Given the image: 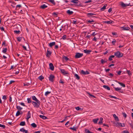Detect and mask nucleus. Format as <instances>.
<instances>
[{
  "mask_svg": "<svg viewBox=\"0 0 133 133\" xmlns=\"http://www.w3.org/2000/svg\"><path fill=\"white\" fill-rule=\"evenodd\" d=\"M83 55V54L82 53H80L77 52L76 53L75 56V58H79L82 57Z\"/></svg>",
  "mask_w": 133,
  "mask_h": 133,
  "instance_id": "7ed1b4c3",
  "label": "nucleus"
},
{
  "mask_svg": "<svg viewBox=\"0 0 133 133\" xmlns=\"http://www.w3.org/2000/svg\"><path fill=\"white\" fill-rule=\"evenodd\" d=\"M25 122L24 121H22L21 122L20 125L21 126H24L25 125Z\"/></svg>",
  "mask_w": 133,
  "mask_h": 133,
  "instance_id": "b1692460",
  "label": "nucleus"
},
{
  "mask_svg": "<svg viewBox=\"0 0 133 133\" xmlns=\"http://www.w3.org/2000/svg\"><path fill=\"white\" fill-rule=\"evenodd\" d=\"M7 48H5L3 49L2 51V52L4 53H5L7 51Z\"/></svg>",
  "mask_w": 133,
  "mask_h": 133,
  "instance_id": "c9c22d12",
  "label": "nucleus"
},
{
  "mask_svg": "<svg viewBox=\"0 0 133 133\" xmlns=\"http://www.w3.org/2000/svg\"><path fill=\"white\" fill-rule=\"evenodd\" d=\"M54 76L52 75H51L49 77V79L50 81L53 82L54 81V79L55 78Z\"/></svg>",
  "mask_w": 133,
  "mask_h": 133,
  "instance_id": "39448f33",
  "label": "nucleus"
},
{
  "mask_svg": "<svg viewBox=\"0 0 133 133\" xmlns=\"http://www.w3.org/2000/svg\"><path fill=\"white\" fill-rule=\"evenodd\" d=\"M122 114L123 116L125 118H126L127 117V115L125 113H123Z\"/></svg>",
  "mask_w": 133,
  "mask_h": 133,
  "instance_id": "49530a36",
  "label": "nucleus"
},
{
  "mask_svg": "<svg viewBox=\"0 0 133 133\" xmlns=\"http://www.w3.org/2000/svg\"><path fill=\"white\" fill-rule=\"evenodd\" d=\"M30 111H29L28 112L27 115V119L28 120V119L30 118Z\"/></svg>",
  "mask_w": 133,
  "mask_h": 133,
  "instance_id": "a211bd4d",
  "label": "nucleus"
},
{
  "mask_svg": "<svg viewBox=\"0 0 133 133\" xmlns=\"http://www.w3.org/2000/svg\"><path fill=\"white\" fill-rule=\"evenodd\" d=\"M17 109L18 110H21L22 109V108L20 106H16Z\"/></svg>",
  "mask_w": 133,
  "mask_h": 133,
  "instance_id": "4c0bfd02",
  "label": "nucleus"
},
{
  "mask_svg": "<svg viewBox=\"0 0 133 133\" xmlns=\"http://www.w3.org/2000/svg\"><path fill=\"white\" fill-rule=\"evenodd\" d=\"M20 114H21V112L19 111H17V113H16V116H18Z\"/></svg>",
  "mask_w": 133,
  "mask_h": 133,
  "instance_id": "58836bf2",
  "label": "nucleus"
},
{
  "mask_svg": "<svg viewBox=\"0 0 133 133\" xmlns=\"http://www.w3.org/2000/svg\"><path fill=\"white\" fill-rule=\"evenodd\" d=\"M21 5H18L16 6V8L15 9L16 10H18L19 8H20L21 7Z\"/></svg>",
  "mask_w": 133,
  "mask_h": 133,
  "instance_id": "bb28decb",
  "label": "nucleus"
},
{
  "mask_svg": "<svg viewBox=\"0 0 133 133\" xmlns=\"http://www.w3.org/2000/svg\"><path fill=\"white\" fill-rule=\"evenodd\" d=\"M0 127H2L3 128H5V126L4 125L1 124H0Z\"/></svg>",
  "mask_w": 133,
  "mask_h": 133,
  "instance_id": "6e6d98bb",
  "label": "nucleus"
},
{
  "mask_svg": "<svg viewBox=\"0 0 133 133\" xmlns=\"http://www.w3.org/2000/svg\"><path fill=\"white\" fill-rule=\"evenodd\" d=\"M25 129H24V128H22L20 129V131L21 132H24V131Z\"/></svg>",
  "mask_w": 133,
  "mask_h": 133,
  "instance_id": "09e8293b",
  "label": "nucleus"
},
{
  "mask_svg": "<svg viewBox=\"0 0 133 133\" xmlns=\"http://www.w3.org/2000/svg\"><path fill=\"white\" fill-rule=\"evenodd\" d=\"M39 117L42 118L43 119H46L48 118L47 117L44 116V115H39Z\"/></svg>",
  "mask_w": 133,
  "mask_h": 133,
  "instance_id": "2eb2a0df",
  "label": "nucleus"
},
{
  "mask_svg": "<svg viewBox=\"0 0 133 133\" xmlns=\"http://www.w3.org/2000/svg\"><path fill=\"white\" fill-rule=\"evenodd\" d=\"M55 42H53L49 43V45L50 47L52 48V46L55 45Z\"/></svg>",
  "mask_w": 133,
  "mask_h": 133,
  "instance_id": "1a4fd4ad",
  "label": "nucleus"
},
{
  "mask_svg": "<svg viewBox=\"0 0 133 133\" xmlns=\"http://www.w3.org/2000/svg\"><path fill=\"white\" fill-rule=\"evenodd\" d=\"M114 88L115 89V90L116 91H118L119 90H121V88H115V87H114Z\"/></svg>",
  "mask_w": 133,
  "mask_h": 133,
  "instance_id": "f704fd0d",
  "label": "nucleus"
},
{
  "mask_svg": "<svg viewBox=\"0 0 133 133\" xmlns=\"http://www.w3.org/2000/svg\"><path fill=\"white\" fill-rule=\"evenodd\" d=\"M49 1L52 3L54 5H55L56 4L54 0H49Z\"/></svg>",
  "mask_w": 133,
  "mask_h": 133,
  "instance_id": "cd10ccee",
  "label": "nucleus"
},
{
  "mask_svg": "<svg viewBox=\"0 0 133 133\" xmlns=\"http://www.w3.org/2000/svg\"><path fill=\"white\" fill-rule=\"evenodd\" d=\"M63 58H64L65 60L66 61L69 60V58L67 57H66L65 56L63 55Z\"/></svg>",
  "mask_w": 133,
  "mask_h": 133,
  "instance_id": "72a5a7b5",
  "label": "nucleus"
},
{
  "mask_svg": "<svg viewBox=\"0 0 133 133\" xmlns=\"http://www.w3.org/2000/svg\"><path fill=\"white\" fill-rule=\"evenodd\" d=\"M118 83L123 87H125V84L123 83L119 82H118Z\"/></svg>",
  "mask_w": 133,
  "mask_h": 133,
  "instance_id": "c85d7f7f",
  "label": "nucleus"
},
{
  "mask_svg": "<svg viewBox=\"0 0 133 133\" xmlns=\"http://www.w3.org/2000/svg\"><path fill=\"white\" fill-rule=\"evenodd\" d=\"M91 2V0H89L88 1H86L85 2V3H90V2Z\"/></svg>",
  "mask_w": 133,
  "mask_h": 133,
  "instance_id": "052dcab7",
  "label": "nucleus"
},
{
  "mask_svg": "<svg viewBox=\"0 0 133 133\" xmlns=\"http://www.w3.org/2000/svg\"><path fill=\"white\" fill-rule=\"evenodd\" d=\"M2 45H4L5 46H7V45H6V43H5V42L4 41L3 43L2 44Z\"/></svg>",
  "mask_w": 133,
  "mask_h": 133,
  "instance_id": "4d7b16f0",
  "label": "nucleus"
},
{
  "mask_svg": "<svg viewBox=\"0 0 133 133\" xmlns=\"http://www.w3.org/2000/svg\"><path fill=\"white\" fill-rule=\"evenodd\" d=\"M27 100H28V103H30L31 102V101L30 100V99L29 98H28Z\"/></svg>",
  "mask_w": 133,
  "mask_h": 133,
  "instance_id": "5fc2aeb1",
  "label": "nucleus"
},
{
  "mask_svg": "<svg viewBox=\"0 0 133 133\" xmlns=\"http://www.w3.org/2000/svg\"><path fill=\"white\" fill-rule=\"evenodd\" d=\"M49 65L50 69L52 71L54 69V66L53 64L52 63H50L49 64Z\"/></svg>",
  "mask_w": 133,
  "mask_h": 133,
  "instance_id": "0eeeda50",
  "label": "nucleus"
},
{
  "mask_svg": "<svg viewBox=\"0 0 133 133\" xmlns=\"http://www.w3.org/2000/svg\"><path fill=\"white\" fill-rule=\"evenodd\" d=\"M63 28V26H62V27L60 28L59 27L57 28V29L58 30H59L60 31H61L62 30V28Z\"/></svg>",
  "mask_w": 133,
  "mask_h": 133,
  "instance_id": "e2e57ef3",
  "label": "nucleus"
},
{
  "mask_svg": "<svg viewBox=\"0 0 133 133\" xmlns=\"http://www.w3.org/2000/svg\"><path fill=\"white\" fill-rule=\"evenodd\" d=\"M16 3L15 2H13L11 5L13 7H15L16 6Z\"/></svg>",
  "mask_w": 133,
  "mask_h": 133,
  "instance_id": "ea45409f",
  "label": "nucleus"
},
{
  "mask_svg": "<svg viewBox=\"0 0 133 133\" xmlns=\"http://www.w3.org/2000/svg\"><path fill=\"white\" fill-rule=\"evenodd\" d=\"M121 5L123 7H126V4H124L123 2L121 4Z\"/></svg>",
  "mask_w": 133,
  "mask_h": 133,
  "instance_id": "c03bdc74",
  "label": "nucleus"
},
{
  "mask_svg": "<svg viewBox=\"0 0 133 133\" xmlns=\"http://www.w3.org/2000/svg\"><path fill=\"white\" fill-rule=\"evenodd\" d=\"M71 2L75 4H78L79 1L78 0H72L71 1Z\"/></svg>",
  "mask_w": 133,
  "mask_h": 133,
  "instance_id": "f3484780",
  "label": "nucleus"
},
{
  "mask_svg": "<svg viewBox=\"0 0 133 133\" xmlns=\"http://www.w3.org/2000/svg\"><path fill=\"white\" fill-rule=\"evenodd\" d=\"M96 34L95 33V32H93L92 34H91V36H94L96 35Z\"/></svg>",
  "mask_w": 133,
  "mask_h": 133,
  "instance_id": "680f3d73",
  "label": "nucleus"
},
{
  "mask_svg": "<svg viewBox=\"0 0 133 133\" xmlns=\"http://www.w3.org/2000/svg\"><path fill=\"white\" fill-rule=\"evenodd\" d=\"M66 13L68 15H71L73 14V12L72 11H70V10H68L67 11Z\"/></svg>",
  "mask_w": 133,
  "mask_h": 133,
  "instance_id": "9b49d317",
  "label": "nucleus"
},
{
  "mask_svg": "<svg viewBox=\"0 0 133 133\" xmlns=\"http://www.w3.org/2000/svg\"><path fill=\"white\" fill-rule=\"evenodd\" d=\"M81 73L83 75H87L89 74V72L87 70L85 71L83 70H82L81 71Z\"/></svg>",
  "mask_w": 133,
  "mask_h": 133,
  "instance_id": "423d86ee",
  "label": "nucleus"
},
{
  "mask_svg": "<svg viewBox=\"0 0 133 133\" xmlns=\"http://www.w3.org/2000/svg\"><path fill=\"white\" fill-rule=\"evenodd\" d=\"M127 73L129 75H131V72L130 70H127Z\"/></svg>",
  "mask_w": 133,
  "mask_h": 133,
  "instance_id": "de8ad7c7",
  "label": "nucleus"
},
{
  "mask_svg": "<svg viewBox=\"0 0 133 133\" xmlns=\"http://www.w3.org/2000/svg\"><path fill=\"white\" fill-rule=\"evenodd\" d=\"M61 70V72L64 75H65L66 74H69V73L67 71H66L64 69H59Z\"/></svg>",
  "mask_w": 133,
  "mask_h": 133,
  "instance_id": "20e7f679",
  "label": "nucleus"
},
{
  "mask_svg": "<svg viewBox=\"0 0 133 133\" xmlns=\"http://www.w3.org/2000/svg\"><path fill=\"white\" fill-rule=\"evenodd\" d=\"M76 109L78 110H80V109H81V108H80L79 107H76V108H75Z\"/></svg>",
  "mask_w": 133,
  "mask_h": 133,
  "instance_id": "13d9d810",
  "label": "nucleus"
},
{
  "mask_svg": "<svg viewBox=\"0 0 133 133\" xmlns=\"http://www.w3.org/2000/svg\"><path fill=\"white\" fill-rule=\"evenodd\" d=\"M107 61V60L106 59H102L101 60V62L102 64H103L105 63Z\"/></svg>",
  "mask_w": 133,
  "mask_h": 133,
  "instance_id": "f8f14e48",
  "label": "nucleus"
},
{
  "mask_svg": "<svg viewBox=\"0 0 133 133\" xmlns=\"http://www.w3.org/2000/svg\"><path fill=\"white\" fill-rule=\"evenodd\" d=\"M108 76H110V77H113L114 76L113 74L111 73H110L108 75Z\"/></svg>",
  "mask_w": 133,
  "mask_h": 133,
  "instance_id": "3c124183",
  "label": "nucleus"
},
{
  "mask_svg": "<svg viewBox=\"0 0 133 133\" xmlns=\"http://www.w3.org/2000/svg\"><path fill=\"white\" fill-rule=\"evenodd\" d=\"M122 28L123 29V30H129L130 29V28L128 27H123Z\"/></svg>",
  "mask_w": 133,
  "mask_h": 133,
  "instance_id": "aec40b11",
  "label": "nucleus"
},
{
  "mask_svg": "<svg viewBox=\"0 0 133 133\" xmlns=\"http://www.w3.org/2000/svg\"><path fill=\"white\" fill-rule=\"evenodd\" d=\"M2 99L5 100L7 99V97L6 96L4 95L3 96Z\"/></svg>",
  "mask_w": 133,
  "mask_h": 133,
  "instance_id": "a18cd8bd",
  "label": "nucleus"
},
{
  "mask_svg": "<svg viewBox=\"0 0 133 133\" xmlns=\"http://www.w3.org/2000/svg\"><path fill=\"white\" fill-rule=\"evenodd\" d=\"M22 38H23V39L25 40L24 38L23 37H18L17 38V41H18L19 42H20L21 41Z\"/></svg>",
  "mask_w": 133,
  "mask_h": 133,
  "instance_id": "6ab92c4d",
  "label": "nucleus"
},
{
  "mask_svg": "<svg viewBox=\"0 0 133 133\" xmlns=\"http://www.w3.org/2000/svg\"><path fill=\"white\" fill-rule=\"evenodd\" d=\"M103 87L108 90H110V88L107 86L106 85H104L103 86Z\"/></svg>",
  "mask_w": 133,
  "mask_h": 133,
  "instance_id": "412c9836",
  "label": "nucleus"
},
{
  "mask_svg": "<svg viewBox=\"0 0 133 133\" xmlns=\"http://www.w3.org/2000/svg\"><path fill=\"white\" fill-rule=\"evenodd\" d=\"M0 29L2 31H4V28L3 27H0Z\"/></svg>",
  "mask_w": 133,
  "mask_h": 133,
  "instance_id": "bf43d9fd",
  "label": "nucleus"
},
{
  "mask_svg": "<svg viewBox=\"0 0 133 133\" xmlns=\"http://www.w3.org/2000/svg\"><path fill=\"white\" fill-rule=\"evenodd\" d=\"M106 6L107 5H104L102 8H101V10L102 11L106 9Z\"/></svg>",
  "mask_w": 133,
  "mask_h": 133,
  "instance_id": "2f4dec72",
  "label": "nucleus"
},
{
  "mask_svg": "<svg viewBox=\"0 0 133 133\" xmlns=\"http://www.w3.org/2000/svg\"><path fill=\"white\" fill-rule=\"evenodd\" d=\"M66 35H64L63 36V37H62V38L63 39H66Z\"/></svg>",
  "mask_w": 133,
  "mask_h": 133,
  "instance_id": "8fccbe9b",
  "label": "nucleus"
},
{
  "mask_svg": "<svg viewBox=\"0 0 133 133\" xmlns=\"http://www.w3.org/2000/svg\"><path fill=\"white\" fill-rule=\"evenodd\" d=\"M60 83H62V84H63L64 83V82L62 81V79H60L59 81Z\"/></svg>",
  "mask_w": 133,
  "mask_h": 133,
  "instance_id": "0e129e2a",
  "label": "nucleus"
},
{
  "mask_svg": "<svg viewBox=\"0 0 133 133\" xmlns=\"http://www.w3.org/2000/svg\"><path fill=\"white\" fill-rule=\"evenodd\" d=\"M123 133H129V132L127 130L124 131H123Z\"/></svg>",
  "mask_w": 133,
  "mask_h": 133,
  "instance_id": "774afa93",
  "label": "nucleus"
},
{
  "mask_svg": "<svg viewBox=\"0 0 133 133\" xmlns=\"http://www.w3.org/2000/svg\"><path fill=\"white\" fill-rule=\"evenodd\" d=\"M38 78L39 80L42 81L44 78V77L42 75H41L38 77Z\"/></svg>",
  "mask_w": 133,
  "mask_h": 133,
  "instance_id": "c756f323",
  "label": "nucleus"
},
{
  "mask_svg": "<svg viewBox=\"0 0 133 133\" xmlns=\"http://www.w3.org/2000/svg\"><path fill=\"white\" fill-rule=\"evenodd\" d=\"M112 9L111 8H110L108 10V12H110L112 11Z\"/></svg>",
  "mask_w": 133,
  "mask_h": 133,
  "instance_id": "338daca9",
  "label": "nucleus"
},
{
  "mask_svg": "<svg viewBox=\"0 0 133 133\" xmlns=\"http://www.w3.org/2000/svg\"><path fill=\"white\" fill-rule=\"evenodd\" d=\"M95 21H94L92 19L91 20H89L87 22L88 23H91L92 22H94Z\"/></svg>",
  "mask_w": 133,
  "mask_h": 133,
  "instance_id": "603ef678",
  "label": "nucleus"
},
{
  "mask_svg": "<svg viewBox=\"0 0 133 133\" xmlns=\"http://www.w3.org/2000/svg\"><path fill=\"white\" fill-rule=\"evenodd\" d=\"M83 51L85 53H86L87 54H90V52L91 51L86 49L84 50Z\"/></svg>",
  "mask_w": 133,
  "mask_h": 133,
  "instance_id": "6e6552de",
  "label": "nucleus"
},
{
  "mask_svg": "<svg viewBox=\"0 0 133 133\" xmlns=\"http://www.w3.org/2000/svg\"><path fill=\"white\" fill-rule=\"evenodd\" d=\"M68 117L67 116H66V117H65V118L64 119H63V120L62 121H59L58 122H59V123H63V122H64L66 120V118H67V117Z\"/></svg>",
  "mask_w": 133,
  "mask_h": 133,
  "instance_id": "e433bc0d",
  "label": "nucleus"
},
{
  "mask_svg": "<svg viewBox=\"0 0 133 133\" xmlns=\"http://www.w3.org/2000/svg\"><path fill=\"white\" fill-rule=\"evenodd\" d=\"M87 93L89 95V96H90L94 98H96V97L94 95H92L89 92H87Z\"/></svg>",
  "mask_w": 133,
  "mask_h": 133,
  "instance_id": "a19ab883",
  "label": "nucleus"
},
{
  "mask_svg": "<svg viewBox=\"0 0 133 133\" xmlns=\"http://www.w3.org/2000/svg\"><path fill=\"white\" fill-rule=\"evenodd\" d=\"M113 117L115 118V119L117 121H118L119 119L118 117H117L115 114H114L113 115Z\"/></svg>",
  "mask_w": 133,
  "mask_h": 133,
  "instance_id": "ddd939ff",
  "label": "nucleus"
},
{
  "mask_svg": "<svg viewBox=\"0 0 133 133\" xmlns=\"http://www.w3.org/2000/svg\"><path fill=\"white\" fill-rule=\"evenodd\" d=\"M109 96L111 98H114L115 99H119L118 98H117V97L115 96H113L111 95H109Z\"/></svg>",
  "mask_w": 133,
  "mask_h": 133,
  "instance_id": "37998d69",
  "label": "nucleus"
},
{
  "mask_svg": "<svg viewBox=\"0 0 133 133\" xmlns=\"http://www.w3.org/2000/svg\"><path fill=\"white\" fill-rule=\"evenodd\" d=\"M51 52L49 51L48 50H47V52L46 54V56L49 57L51 55Z\"/></svg>",
  "mask_w": 133,
  "mask_h": 133,
  "instance_id": "9d476101",
  "label": "nucleus"
},
{
  "mask_svg": "<svg viewBox=\"0 0 133 133\" xmlns=\"http://www.w3.org/2000/svg\"><path fill=\"white\" fill-rule=\"evenodd\" d=\"M104 23H107L108 24H112L114 23V21L111 20L110 21H105Z\"/></svg>",
  "mask_w": 133,
  "mask_h": 133,
  "instance_id": "4468645a",
  "label": "nucleus"
},
{
  "mask_svg": "<svg viewBox=\"0 0 133 133\" xmlns=\"http://www.w3.org/2000/svg\"><path fill=\"white\" fill-rule=\"evenodd\" d=\"M34 100L35 101L34 102V106L37 108H38L40 104V102L34 96Z\"/></svg>",
  "mask_w": 133,
  "mask_h": 133,
  "instance_id": "f257e3e1",
  "label": "nucleus"
},
{
  "mask_svg": "<svg viewBox=\"0 0 133 133\" xmlns=\"http://www.w3.org/2000/svg\"><path fill=\"white\" fill-rule=\"evenodd\" d=\"M85 133H93L94 132H91L88 129H85Z\"/></svg>",
  "mask_w": 133,
  "mask_h": 133,
  "instance_id": "5701e85b",
  "label": "nucleus"
},
{
  "mask_svg": "<svg viewBox=\"0 0 133 133\" xmlns=\"http://www.w3.org/2000/svg\"><path fill=\"white\" fill-rule=\"evenodd\" d=\"M47 7L48 6H47L45 4H43L42 5H41V6L40 7H41V8L42 9H44L45 8H47Z\"/></svg>",
  "mask_w": 133,
  "mask_h": 133,
  "instance_id": "dca6fc26",
  "label": "nucleus"
},
{
  "mask_svg": "<svg viewBox=\"0 0 133 133\" xmlns=\"http://www.w3.org/2000/svg\"><path fill=\"white\" fill-rule=\"evenodd\" d=\"M15 82V81H10V83H9V84H11L12 83H13Z\"/></svg>",
  "mask_w": 133,
  "mask_h": 133,
  "instance_id": "69168bd1",
  "label": "nucleus"
},
{
  "mask_svg": "<svg viewBox=\"0 0 133 133\" xmlns=\"http://www.w3.org/2000/svg\"><path fill=\"white\" fill-rule=\"evenodd\" d=\"M99 120L98 118L96 119H93L92 121L94 122V123L95 124H96L97 123L98 121Z\"/></svg>",
  "mask_w": 133,
  "mask_h": 133,
  "instance_id": "4be33fe9",
  "label": "nucleus"
},
{
  "mask_svg": "<svg viewBox=\"0 0 133 133\" xmlns=\"http://www.w3.org/2000/svg\"><path fill=\"white\" fill-rule=\"evenodd\" d=\"M114 55L118 58H120L121 57H122L123 56V54L121 53L119 51H117L115 52L114 54Z\"/></svg>",
  "mask_w": 133,
  "mask_h": 133,
  "instance_id": "f03ea898",
  "label": "nucleus"
},
{
  "mask_svg": "<svg viewBox=\"0 0 133 133\" xmlns=\"http://www.w3.org/2000/svg\"><path fill=\"white\" fill-rule=\"evenodd\" d=\"M87 15L88 16V17H91V16H92L93 15H95V14H94L91 13H87Z\"/></svg>",
  "mask_w": 133,
  "mask_h": 133,
  "instance_id": "a878e982",
  "label": "nucleus"
},
{
  "mask_svg": "<svg viewBox=\"0 0 133 133\" xmlns=\"http://www.w3.org/2000/svg\"><path fill=\"white\" fill-rule=\"evenodd\" d=\"M14 31L15 33L16 34H19L20 33V31L19 30H14Z\"/></svg>",
  "mask_w": 133,
  "mask_h": 133,
  "instance_id": "7c9ffc66",
  "label": "nucleus"
},
{
  "mask_svg": "<svg viewBox=\"0 0 133 133\" xmlns=\"http://www.w3.org/2000/svg\"><path fill=\"white\" fill-rule=\"evenodd\" d=\"M115 125L116 127H119V123L117 122L116 123Z\"/></svg>",
  "mask_w": 133,
  "mask_h": 133,
  "instance_id": "864d4df0",
  "label": "nucleus"
},
{
  "mask_svg": "<svg viewBox=\"0 0 133 133\" xmlns=\"http://www.w3.org/2000/svg\"><path fill=\"white\" fill-rule=\"evenodd\" d=\"M70 129L74 131H76L77 129V128L76 127H74L73 128H72V127L70 128Z\"/></svg>",
  "mask_w": 133,
  "mask_h": 133,
  "instance_id": "473e14b6",
  "label": "nucleus"
},
{
  "mask_svg": "<svg viewBox=\"0 0 133 133\" xmlns=\"http://www.w3.org/2000/svg\"><path fill=\"white\" fill-rule=\"evenodd\" d=\"M75 76L76 77V78L77 80H79L80 79L79 76L77 74H75Z\"/></svg>",
  "mask_w": 133,
  "mask_h": 133,
  "instance_id": "393cba45",
  "label": "nucleus"
},
{
  "mask_svg": "<svg viewBox=\"0 0 133 133\" xmlns=\"http://www.w3.org/2000/svg\"><path fill=\"white\" fill-rule=\"evenodd\" d=\"M51 93V92L47 91L45 93V96H47L49 94Z\"/></svg>",
  "mask_w": 133,
  "mask_h": 133,
  "instance_id": "79ce46f5",
  "label": "nucleus"
}]
</instances>
